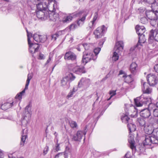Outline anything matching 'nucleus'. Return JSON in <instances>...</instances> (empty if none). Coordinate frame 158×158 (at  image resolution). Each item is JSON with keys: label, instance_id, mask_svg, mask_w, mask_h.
I'll use <instances>...</instances> for the list:
<instances>
[{"label": "nucleus", "instance_id": "11", "mask_svg": "<svg viewBox=\"0 0 158 158\" xmlns=\"http://www.w3.org/2000/svg\"><path fill=\"white\" fill-rule=\"evenodd\" d=\"M107 27L103 25L98 27L94 32L95 38H98L102 36L106 33Z\"/></svg>", "mask_w": 158, "mask_h": 158}, {"label": "nucleus", "instance_id": "18", "mask_svg": "<svg viewBox=\"0 0 158 158\" xmlns=\"http://www.w3.org/2000/svg\"><path fill=\"white\" fill-rule=\"evenodd\" d=\"M86 132L85 131H77L76 134L74 135L72 137L73 140L75 141H81L82 137L85 135Z\"/></svg>", "mask_w": 158, "mask_h": 158}, {"label": "nucleus", "instance_id": "50", "mask_svg": "<svg viewBox=\"0 0 158 158\" xmlns=\"http://www.w3.org/2000/svg\"><path fill=\"white\" fill-rule=\"evenodd\" d=\"M2 11L5 12V14L6 13L7 14L9 12L8 10L7 9L6 7H2Z\"/></svg>", "mask_w": 158, "mask_h": 158}, {"label": "nucleus", "instance_id": "44", "mask_svg": "<svg viewBox=\"0 0 158 158\" xmlns=\"http://www.w3.org/2000/svg\"><path fill=\"white\" fill-rule=\"evenodd\" d=\"M77 25L75 23L72 24L69 27V29L70 30H73L75 28H76Z\"/></svg>", "mask_w": 158, "mask_h": 158}, {"label": "nucleus", "instance_id": "58", "mask_svg": "<svg viewBox=\"0 0 158 158\" xmlns=\"http://www.w3.org/2000/svg\"><path fill=\"white\" fill-rule=\"evenodd\" d=\"M123 71L122 70H120V71H119V74L120 75V74H123Z\"/></svg>", "mask_w": 158, "mask_h": 158}, {"label": "nucleus", "instance_id": "45", "mask_svg": "<svg viewBox=\"0 0 158 158\" xmlns=\"http://www.w3.org/2000/svg\"><path fill=\"white\" fill-rule=\"evenodd\" d=\"M153 114L155 117H158V108L154 110L153 111Z\"/></svg>", "mask_w": 158, "mask_h": 158}, {"label": "nucleus", "instance_id": "40", "mask_svg": "<svg viewBox=\"0 0 158 158\" xmlns=\"http://www.w3.org/2000/svg\"><path fill=\"white\" fill-rule=\"evenodd\" d=\"M101 48L100 47H98L94 49V52L95 54V55H94V56H96L97 57L98 55L101 51Z\"/></svg>", "mask_w": 158, "mask_h": 158}, {"label": "nucleus", "instance_id": "16", "mask_svg": "<svg viewBox=\"0 0 158 158\" xmlns=\"http://www.w3.org/2000/svg\"><path fill=\"white\" fill-rule=\"evenodd\" d=\"M147 79L149 85L150 86H154L158 82V79L156 76L153 74H150L148 75Z\"/></svg>", "mask_w": 158, "mask_h": 158}, {"label": "nucleus", "instance_id": "43", "mask_svg": "<svg viewBox=\"0 0 158 158\" xmlns=\"http://www.w3.org/2000/svg\"><path fill=\"white\" fill-rule=\"evenodd\" d=\"M90 44L86 43H84L82 44V46L84 48L85 50H87L89 49Z\"/></svg>", "mask_w": 158, "mask_h": 158}, {"label": "nucleus", "instance_id": "55", "mask_svg": "<svg viewBox=\"0 0 158 158\" xmlns=\"http://www.w3.org/2000/svg\"><path fill=\"white\" fill-rule=\"evenodd\" d=\"M69 39L70 40H69V42L70 43H71L73 40V38L71 36L69 38Z\"/></svg>", "mask_w": 158, "mask_h": 158}, {"label": "nucleus", "instance_id": "52", "mask_svg": "<svg viewBox=\"0 0 158 158\" xmlns=\"http://www.w3.org/2000/svg\"><path fill=\"white\" fill-rule=\"evenodd\" d=\"M105 39H103L102 41H101L99 43V45L100 47H101L102 46L103 44L105 41Z\"/></svg>", "mask_w": 158, "mask_h": 158}, {"label": "nucleus", "instance_id": "10", "mask_svg": "<svg viewBox=\"0 0 158 158\" xmlns=\"http://www.w3.org/2000/svg\"><path fill=\"white\" fill-rule=\"evenodd\" d=\"M97 58L96 56H94L92 52H84L82 61L83 63L86 64L91 60H96Z\"/></svg>", "mask_w": 158, "mask_h": 158}, {"label": "nucleus", "instance_id": "61", "mask_svg": "<svg viewBox=\"0 0 158 158\" xmlns=\"http://www.w3.org/2000/svg\"><path fill=\"white\" fill-rule=\"evenodd\" d=\"M60 154H58L56 155L55 156V158H57L58 157L59 155Z\"/></svg>", "mask_w": 158, "mask_h": 158}, {"label": "nucleus", "instance_id": "60", "mask_svg": "<svg viewBox=\"0 0 158 158\" xmlns=\"http://www.w3.org/2000/svg\"><path fill=\"white\" fill-rule=\"evenodd\" d=\"M8 157H9V158H15V157L12 156V155L9 156Z\"/></svg>", "mask_w": 158, "mask_h": 158}, {"label": "nucleus", "instance_id": "1", "mask_svg": "<svg viewBox=\"0 0 158 158\" xmlns=\"http://www.w3.org/2000/svg\"><path fill=\"white\" fill-rule=\"evenodd\" d=\"M142 90L143 94L139 97H137L134 99V102L137 107L141 106L143 103H147L150 100V98L145 97V94H150L152 92V89L148 86V84L141 80Z\"/></svg>", "mask_w": 158, "mask_h": 158}, {"label": "nucleus", "instance_id": "6", "mask_svg": "<svg viewBox=\"0 0 158 158\" xmlns=\"http://www.w3.org/2000/svg\"><path fill=\"white\" fill-rule=\"evenodd\" d=\"M124 44L123 41H119L116 43L114 47L115 51L114 52L113 56V60L116 61L118 59V53L122 51L123 48Z\"/></svg>", "mask_w": 158, "mask_h": 158}, {"label": "nucleus", "instance_id": "4", "mask_svg": "<svg viewBox=\"0 0 158 158\" xmlns=\"http://www.w3.org/2000/svg\"><path fill=\"white\" fill-rule=\"evenodd\" d=\"M75 78V77L71 73H67L61 81V85L64 88L68 89L69 88L70 81H72Z\"/></svg>", "mask_w": 158, "mask_h": 158}, {"label": "nucleus", "instance_id": "56", "mask_svg": "<svg viewBox=\"0 0 158 158\" xmlns=\"http://www.w3.org/2000/svg\"><path fill=\"white\" fill-rule=\"evenodd\" d=\"M4 155L1 151L0 152V158H3Z\"/></svg>", "mask_w": 158, "mask_h": 158}, {"label": "nucleus", "instance_id": "2", "mask_svg": "<svg viewBox=\"0 0 158 158\" xmlns=\"http://www.w3.org/2000/svg\"><path fill=\"white\" fill-rule=\"evenodd\" d=\"M37 9L39 10H41L44 11L48 9L49 11H54V10L58 8V4L56 2H51L49 4H48V2L44 1L42 3H40L37 5Z\"/></svg>", "mask_w": 158, "mask_h": 158}, {"label": "nucleus", "instance_id": "25", "mask_svg": "<svg viewBox=\"0 0 158 158\" xmlns=\"http://www.w3.org/2000/svg\"><path fill=\"white\" fill-rule=\"evenodd\" d=\"M147 17L151 20H155L156 19V14L152 10H147L145 12Z\"/></svg>", "mask_w": 158, "mask_h": 158}, {"label": "nucleus", "instance_id": "36", "mask_svg": "<svg viewBox=\"0 0 158 158\" xmlns=\"http://www.w3.org/2000/svg\"><path fill=\"white\" fill-rule=\"evenodd\" d=\"M40 35L37 34H35L33 36V39L35 41L37 42H40Z\"/></svg>", "mask_w": 158, "mask_h": 158}, {"label": "nucleus", "instance_id": "24", "mask_svg": "<svg viewBox=\"0 0 158 158\" xmlns=\"http://www.w3.org/2000/svg\"><path fill=\"white\" fill-rule=\"evenodd\" d=\"M77 56L74 53L71 51L67 52L65 54L64 58L66 60H76Z\"/></svg>", "mask_w": 158, "mask_h": 158}, {"label": "nucleus", "instance_id": "12", "mask_svg": "<svg viewBox=\"0 0 158 158\" xmlns=\"http://www.w3.org/2000/svg\"><path fill=\"white\" fill-rule=\"evenodd\" d=\"M140 116L144 118H148L149 122H152L153 121V118L151 115V111L148 109H143L140 112Z\"/></svg>", "mask_w": 158, "mask_h": 158}, {"label": "nucleus", "instance_id": "59", "mask_svg": "<svg viewBox=\"0 0 158 158\" xmlns=\"http://www.w3.org/2000/svg\"><path fill=\"white\" fill-rule=\"evenodd\" d=\"M54 135L55 136V138L57 137L58 134L56 132H55V133H54Z\"/></svg>", "mask_w": 158, "mask_h": 158}, {"label": "nucleus", "instance_id": "9", "mask_svg": "<svg viewBox=\"0 0 158 158\" xmlns=\"http://www.w3.org/2000/svg\"><path fill=\"white\" fill-rule=\"evenodd\" d=\"M155 41L158 42V30L152 29L150 31L149 35L148 42L149 44H153V45Z\"/></svg>", "mask_w": 158, "mask_h": 158}, {"label": "nucleus", "instance_id": "15", "mask_svg": "<svg viewBox=\"0 0 158 158\" xmlns=\"http://www.w3.org/2000/svg\"><path fill=\"white\" fill-rule=\"evenodd\" d=\"M73 16L76 17H79L78 20H77V23L79 26L82 25L85 19L86 15L82 11L76 12L73 14Z\"/></svg>", "mask_w": 158, "mask_h": 158}, {"label": "nucleus", "instance_id": "32", "mask_svg": "<svg viewBox=\"0 0 158 158\" xmlns=\"http://www.w3.org/2000/svg\"><path fill=\"white\" fill-rule=\"evenodd\" d=\"M13 102L11 103L7 102L2 105L1 108L2 110H6L8 109L11 107L13 105Z\"/></svg>", "mask_w": 158, "mask_h": 158}, {"label": "nucleus", "instance_id": "49", "mask_svg": "<svg viewBox=\"0 0 158 158\" xmlns=\"http://www.w3.org/2000/svg\"><path fill=\"white\" fill-rule=\"evenodd\" d=\"M52 58V56L50 54L49 55V58L48 60H47L46 63H45V64H48L49 63Z\"/></svg>", "mask_w": 158, "mask_h": 158}, {"label": "nucleus", "instance_id": "13", "mask_svg": "<svg viewBox=\"0 0 158 158\" xmlns=\"http://www.w3.org/2000/svg\"><path fill=\"white\" fill-rule=\"evenodd\" d=\"M144 145H151L152 144H158V140L150 135H145V139L143 141Z\"/></svg>", "mask_w": 158, "mask_h": 158}, {"label": "nucleus", "instance_id": "26", "mask_svg": "<svg viewBox=\"0 0 158 158\" xmlns=\"http://www.w3.org/2000/svg\"><path fill=\"white\" fill-rule=\"evenodd\" d=\"M98 16V12H96L94 14L92 20L89 23V26L91 29H93L94 28L96 23V21Z\"/></svg>", "mask_w": 158, "mask_h": 158}, {"label": "nucleus", "instance_id": "63", "mask_svg": "<svg viewBox=\"0 0 158 158\" xmlns=\"http://www.w3.org/2000/svg\"><path fill=\"white\" fill-rule=\"evenodd\" d=\"M96 95H97V96L98 97V98H97V99L96 100H98V98H99V97H98V93H97V94H96Z\"/></svg>", "mask_w": 158, "mask_h": 158}, {"label": "nucleus", "instance_id": "46", "mask_svg": "<svg viewBox=\"0 0 158 158\" xmlns=\"http://www.w3.org/2000/svg\"><path fill=\"white\" fill-rule=\"evenodd\" d=\"M49 150V147L48 146H46L43 150V153L44 155L47 154Z\"/></svg>", "mask_w": 158, "mask_h": 158}, {"label": "nucleus", "instance_id": "34", "mask_svg": "<svg viewBox=\"0 0 158 158\" xmlns=\"http://www.w3.org/2000/svg\"><path fill=\"white\" fill-rule=\"evenodd\" d=\"M123 78H124L125 81L127 83H129L132 81V79L131 77V75L126 76L125 74H124V75L123 76Z\"/></svg>", "mask_w": 158, "mask_h": 158}, {"label": "nucleus", "instance_id": "53", "mask_svg": "<svg viewBox=\"0 0 158 158\" xmlns=\"http://www.w3.org/2000/svg\"><path fill=\"white\" fill-rule=\"evenodd\" d=\"M129 152H127V154H126L125 156V157L124 158H133L132 157H130V155L129 154Z\"/></svg>", "mask_w": 158, "mask_h": 158}, {"label": "nucleus", "instance_id": "7", "mask_svg": "<svg viewBox=\"0 0 158 158\" xmlns=\"http://www.w3.org/2000/svg\"><path fill=\"white\" fill-rule=\"evenodd\" d=\"M27 35V41L29 45V51L32 54L35 52L38 51L39 49V45L38 44H33L31 42L30 36V33H28L27 29H26Z\"/></svg>", "mask_w": 158, "mask_h": 158}, {"label": "nucleus", "instance_id": "23", "mask_svg": "<svg viewBox=\"0 0 158 158\" xmlns=\"http://www.w3.org/2000/svg\"><path fill=\"white\" fill-rule=\"evenodd\" d=\"M22 126V135L21 138V142L20 143V145L23 146H24V144L25 142V140L27 138V130L26 129L25 130V128H24L26 127H24V126Z\"/></svg>", "mask_w": 158, "mask_h": 158}, {"label": "nucleus", "instance_id": "28", "mask_svg": "<svg viewBox=\"0 0 158 158\" xmlns=\"http://www.w3.org/2000/svg\"><path fill=\"white\" fill-rule=\"evenodd\" d=\"M130 70L131 73L134 75L135 74L138 70L137 64L135 62H132L130 65Z\"/></svg>", "mask_w": 158, "mask_h": 158}, {"label": "nucleus", "instance_id": "21", "mask_svg": "<svg viewBox=\"0 0 158 158\" xmlns=\"http://www.w3.org/2000/svg\"><path fill=\"white\" fill-rule=\"evenodd\" d=\"M128 140L130 144V147L132 149V152H135L136 150V147L134 145L135 141L133 138V136L131 134V133H129Z\"/></svg>", "mask_w": 158, "mask_h": 158}, {"label": "nucleus", "instance_id": "8", "mask_svg": "<svg viewBox=\"0 0 158 158\" xmlns=\"http://www.w3.org/2000/svg\"><path fill=\"white\" fill-rule=\"evenodd\" d=\"M69 70L78 74H81L86 72L85 67L82 66H77L75 64H70L68 66Z\"/></svg>", "mask_w": 158, "mask_h": 158}, {"label": "nucleus", "instance_id": "54", "mask_svg": "<svg viewBox=\"0 0 158 158\" xmlns=\"http://www.w3.org/2000/svg\"><path fill=\"white\" fill-rule=\"evenodd\" d=\"M57 35L56 34H55L52 36V39L54 40H56V37Z\"/></svg>", "mask_w": 158, "mask_h": 158}, {"label": "nucleus", "instance_id": "20", "mask_svg": "<svg viewBox=\"0 0 158 158\" xmlns=\"http://www.w3.org/2000/svg\"><path fill=\"white\" fill-rule=\"evenodd\" d=\"M152 122H149V123H147L144 126V130L146 134L148 135H151L153 132L154 128L152 124Z\"/></svg>", "mask_w": 158, "mask_h": 158}, {"label": "nucleus", "instance_id": "30", "mask_svg": "<svg viewBox=\"0 0 158 158\" xmlns=\"http://www.w3.org/2000/svg\"><path fill=\"white\" fill-rule=\"evenodd\" d=\"M127 127L129 131V133H131L136 129V126L133 124L132 121L128 123Z\"/></svg>", "mask_w": 158, "mask_h": 158}, {"label": "nucleus", "instance_id": "39", "mask_svg": "<svg viewBox=\"0 0 158 158\" xmlns=\"http://www.w3.org/2000/svg\"><path fill=\"white\" fill-rule=\"evenodd\" d=\"M40 42L44 43L47 39V36L45 35H40Z\"/></svg>", "mask_w": 158, "mask_h": 158}, {"label": "nucleus", "instance_id": "42", "mask_svg": "<svg viewBox=\"0 0 158 158\" xmlns=\"http://www.w3.org/2000/svg\"><path fill=\"white\" fill-rule=\"evenodd\" d=\"M146 10L145 7H141L138 9L139 12L141 15L143 14Z\"/></svg>", "mask_w": 158, "mask_h": 158}, {"label": "nucleus", "instance_id": "31", "mask_svg": "<svg viewBox=\"0 0 158 158\" xmlns=\"http://www.w3.org/2000/svg\"><path fill=\"white\" fill-rule=\"evenodd\" d=\"M151 101V99H150V100L147 103H143L142 104V105L144 104H148V108L149 110L150 111L151 110H153V111L155 109H156L157 108H158L157 106V105H156L155 104L150 103V102Z\"/></svg>", "mask_w": 158, "mask_h": 158}, {"label": "nucleus", "instance_id": "51", "mask_svg": "<svg viewBox=\"0 0 158 158\" xmlns=\"http://www.w3.org/2000/svg\"><path fill=\"white\" fill-rule=\"evenodd\" d=\"M45 58L44 55L41 53H40L39 56V59L40 60L44 59Z\"/></svg>", "mask_w": 158, "mask_h": 158}, {"label": "nucleus", "instance_id": "62", "mask_svg": "<svg viewBox=\"0 0 158 158\" xmlns=\"http://www.w3.org/2000/svg\"><path fill=\"white\" fill-rule=\"evenodd\" d=\"M134 50V48H131L130 49V51H132L133 50Z\"/></svg>", "mask_w": 158, "mask_h": 158}, {"label": "nucleus", "instance_id": "19", "mask_svg": "<svg viewBox=\"0 0 158 158\" xmlns=\"http://www.w3.org/2000/svg\"><path fill=\"white\" fill-rule=\"evenodd\" d=\"M48 11L46 10H38L36 11L37 17L42 20H45L48 19Z\"/></svg>", "mask_w": 158, "mask_h": 158}, {"label": "nucleus", "instance_id": "37", "mask_svg": "<svg viewBox=\"0 0 158 158\" xmlns=\"http://www.w3.org/2000/svg\"><path fill=\"white\" fill-rule=\"evenodd\" d=\"M69 123L70 126L72 128H76L77 126V123L75 121H70Z\"/></svg>", "mask_w": 158, "mask_h": 158}, {"label": "nucleus", "instance_id": "5", "mask_svg": "<svg viewBox=\"0 0 158 158\" xmlns=\"http://www.w3.org/2000/svg\"><path fill=\"white\" fill-rule=\"evenodd\" d=\"M135 29L136 33L139 36V42L137 44L138 46L140 45L141 43H144L145 41V39L144 37V35L143 33L145 31V29L144 26L139 25H137L136 26Z\"/></svg>", "mask_w": 158, "mask_h": 158}, {"label": "nucleus", "instance_id": "3", "mask_svg": "<svg viewBox=\"0 0 158 158\" xmlns=\"http://www.w3.org/2000/svg\"><path fill=\"white\" fill-rule=\"evenodd\" d=\"M31 105L28 104L25 107V110L22 115L21 121L22 125L26 127L28 122L30 121L32 114Z\"/></svg>", "mask_w": 158, "mask_h": 158}, {"label": "nucleus", "instance_id": "64", "mask_svg": "<svg viewBox=\"0 0 158 158\" xmlns=\"http://www.w3.org/2000/svg\"><path fill=\"white\" fill-rule=\"evenodd\" d=\"M156 105H157V107L158 108V101L156 103Z\"/></svg>", "mask_w": 158, "mask_h": 158}, {"label": "nucleus", "instance_id": "33", "mask_svg": "<svg viewBox=\"0 0 158 158\" xmlns=\"http://www.w3.org/2000/svg\"><path fill=\"white\" fill-rule=\"evenodd\" d=\"M73 19V16L71 15L64 16L62 20L63 23H68L71 21Z\"/></svg>", "mask_w": 158, "mask_h": 158}, {"label": "nucleus", "instance_id": "35", "mask_svg": "<svg viewBox=\"0 0 158 158\" xmlns=\"http://www.w3.org/2000/svg\"><path fill=\"white\" fill-rule=\"evenodd\" d=\"M137 122L141 126H144L146 124L145 121L143 118H138L137 119Z\"/></svg>", "mask_w": 158, "mask_h": 158}, {"label": "nucleus", "instance_id": "14", "mask_svg": "<svg viewBox=\"0 0 158 158\" xmlns=\"http://www.w3.org/2000/svg\"><path fill=\"white\" fill-rule=\"evenodd\" d=\"M32 77V75L31 74L29 73L28 74L27 79L26 81V84L25 89L22 92L18 94L15 96V98L18 99L19 100H21L22 98V96L23 94L25 92V90L28 88V86L29 85L30 80Z\"/></svg>", "mask_w": 158, "mask_h": 158}, {"label": "nucleus", "instance_id": "57", "mask_svg": "<svg viewBox=\"0 0 158 158\" xmlns=\"http://www.w3.org/2000/svg\"><path fill=\"white\" fill-rule=\"evenodd\" d=\"M58 139L57 137H56L54 141L56 143H56H58Z\"/></svg>", "mask_w": 158, "mask_h": 158}, {"label": "nucleus", "instance_id": "29", "mask_svg": "<svg viewBox=\"0 0 158 158\" xmlns=\"http://www.w3.org/2000/svg\"><path fill=\"white\" fill-rule=\"evenodd\" d=\"M128 113L126 112V114H123L121 117V119L123 122L128 123L132 121V119L128 117Z\"/></svg>", "mask_w": 158, "mask_h": 158}, {"label": "nucleus", "instance_id": "38", "mask_svg": "<svg viewBox=\"0 0 158 158\" xmlns=\"http://www.w3.org/2000/svg\"><path fill=\"white\" fill-rule=\"evenodd\" d=\"M75 89L74 88H73L72 90L70 91L67 96L68 99H69V98L73 97V95L76 91Z\"/></svg>", "mask_w": 158, "mask_h": 158}, {"label": "nucleus", "instance_id": "22", "mask_svg": "<svg viewBox=\"0 0 158 158\" xmlns=\"http://www.w3.org/2000/svg\"><path fill=\"white\" fill-rule=\"evenodd\" d=\"M90 84V80L89 79L82 78L78 83L79 87H81L82 85L85 88L88 87Z\"/></svg>", "mask_w": 158, "mask_h": 158}, {"label": "nucleus", "instance_id": "48", "mask_svg": "<svg viewBox=\"0 0 158 158\" xmlns=\"http://www.w3.org/2000/svg\"><path fill=\"white\" fill-rule=\"evenodd\" d=\"M55 150L56 152H58L60 150V144L59 143H56L55 145Z\"/></svg>", "mask_w": 158, "mask_h": 158}, {"label": "nucleus", "instance_id": "41", "mask_svg": "<svg viewBox=\"0 0 158 158\" xmlns=\"http://www.w3.org/2000/svg\"><path fill=\"white\" fill-rule=\"evenodd\" d=\"M141 23L143 24H146L148 23V20L145 17H143L141 18L140 20Z\"/></svg>", "mask_w": 158, "mask_h": 158}, {"label": "nucleus", "instance_id": "17", "mask_svg": "<svg viewBox=\"0 0 158 158\" xmlns=\"http://www.w3.org/2000/svg\"><path fill=\"white\" fill-rule=\"evenodd\" d=\"M58 8L59 7L58 6V9L54 10V11L48 12V19H49L50 20L53 21H56L59 19V15L57 12H55L57 10H58Z\"/></svg>", "mask_w": 158, "mask_h": 158}, {"label": "nucleus", "instance_id": "47", "mask_svg": "<svg viewBox=\"0 0 158 158\" xmlns=\"http://www.w3.org/2000/svg\"><path fill=\"white\" fill-rule=\"evenodd\" d=\"M110 94L111 95V96L110 98H109L108 100H110L111 98L114 95L116 94V91H112L110 92Z\"/></svg>", "mask_w": 158, "mask_h": 158}, {"label": "nucleus", "instance_id": "27", "mask_svg": "<svg viewBox=\"0 0 158 158\" xmlns=\"http://www.w3.org/2000/svg\"><path fill=\"white\" fill-rule=\"evenodd\" d=\"M140 2L142 4L149 6L151 5V8L153 9V6L156 4V0H140Z\"/></svg>", "mask_w": 158, "mask_h": 158}]
</instances>
